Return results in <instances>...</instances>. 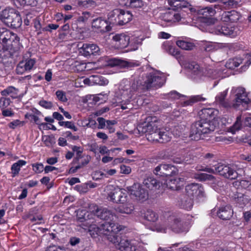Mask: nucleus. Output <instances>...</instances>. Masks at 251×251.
Listing matches in <instances>:
<instances>
[{"label":"nucleus","instance_id":"nucleus-40","mask_svg":"<svg viewBox=\"0 0 251 251\" xmlns=\"http://www.w3.org/2000/svg\"><path fill=\"white\" fill-rule=\"evenodd\" d=\"M134 210V206L131 203L125 204L118 208V211L121 213L130 214Z\"/></svg>","mask_w":251,"mask_h":251},{"label":"nucleus","instance_id":"nucleus-37","mask_svg":"<svg viewBox=\"0 0 251 251\" xmlns=\"http://www.w3.org/2000/svg\"><path fill=\"white\" fill-rule=\"evenodd\" d=\"M206 100L205 98L202 97L201 95H196L191 96L189 100L183 102V106L192 105L194 103L199 101H204Z\"/></svg>","mask_w":251,"mask_h":251},{"label":"nucleus","instance_id":"nucleus-64","mask_svg":"<svg viewBox=\"0 0 251 251\" xmlns=\"http://www.w3.org/2000/svg\"><path fill=\"white\" fill-rule=\"evenodd\" d=\"M82 159L80 162H79V164L80 166H81V168L84 166L85 165L88 164L90 160L91 157L90 156H86L85 157H84L82 158V157L81 158Z\"/></svg>","mask_w":251,"mask_h":251},{"label":"nucleus","instance_id":"nucleus-32","mask_svg":"<svg viewBox=\"0 0 251 251\" xmlns=\"http://www.w3.org/2000/svg\"><path fill=\"white\" fill-rule=\"evenodd\" d=\"M121 5H129L131 8H141L144 5V2L142 0H120Z\"/></svg>","mask_w":251,"mask_h":251},{"label":"nucleus","instance_id":"nucleus-50","mask_svg":"<svg viewBox=\"0 0 251 251\" xmlns=\"http://www.w3.org/2000/svg\"><path fill=\"white\" fill-rule=\"evenodd\" d=\"M33 170L37 174L42 173L44 170V165L41 163H36L32 164Z\"/></svg>","mask_w":251,"mask_h":251},{"label":"nucleus","instance_id":"nucleus-36","mask_svg":"<svg viewBox=\"0 0 251 251\" xmlns=\"http://www.w3.org/2000/svg\"><path fill=\"white\" fill-rule=\"evenodd\" d=\"M221 74L219 71L214 70L211 67H208L204 69L203 76L215 79L219 77Z\"/></svg>","mask_w":251,"mask_h":251},{"label":"nucleus","instance_id":"nucleus-43","mask_svg":"<svg viewBox=\"0 0 251 251\" xmlns=\"http://www.w3.org/2000/svg\"><path fill=\"white\" fill-rule=\"evenodd\" d=\"M196 178L201 181L210 180L215 182L216 180L215 176L205 173L198 174Z\"/></svg>","mask_w":251,"mask_h":251},{"label":"nucleus","instance_id":"nucleus-25","mask_svg":"<svg viewBox=\"0 0 251 251\" xmlns=\"http://www.w3.org/2000/svg\"><path fill=\"white\" fill-rule=\"evenodd\" d=\"M162 19L165 22L173 24L179 22L181 20V16L176 11L171 10L164 13Z\"/></svg>","mask_w":251,"mask_h":251},{"label":"nucleus","instance_id":"nucleus-12","mask_svg":"<svg viewBox=\"0 0 251 251\" xmlns=\"http://www.w3.org/2000/svg\"><path fill=\"white\" fill-rule=\"evenodd\" d=\"M216 170L217 174L226 178L235 179L238 176L237 172L233 168V166L229 165L218 163L216 165Z\"/></svg>","mask_w":251,"mask_h":251},{"label":"nucleus","instance_id":"nucleus-56","mask_svg":"<svg viewBox=\"0 0 251 251\" xmlns=\"http://www.w3.org/2000/svg\"><path fill=\"white\" fill-rule=\"evenodd\" d=\"M11 102L9 98H1L0 99V107L6 108L9 105Z\"/></svg>","mask_w":251,"mask_h":251},{"label":"nucleus","instance_id":"nucleus-39","mask_svg":"<svg viewBox=\"0 0 251 251\" xmlns=\"http://www.w3.org/2000/svg\"><path fill=\"white\" fill-rule=\"evenodd\" d=\"M162 48L165 50L173 56L177 57L180 54L179 51L177 49L171 45L168 42L164 43L162 45Z\"/></svg>","mask_w":251,"mask_h":251},{"label":"nucleus","instance_id":"nucleus-2","mask_svg":"<svg viewBox=\"0 0 251 251\" xmlns=\"http://www.w3.org/2000/svg\"><path fill=\"white\" fill-rule=\"evenodd\" d=\"M0 43L6 58L13 57L22 47L17 35L5 28H0Z\"/></svg>","mask_w":251,"mask_h":251},{"label":"nucleus","instance_id":"nucleus-7","mask_svg":"<svg viewBox=\"0 0 251 251\" xmlns=\"http://www.w3.org/2000/svg\"><path fill=\"white\" fill-rule=\"evenodd\" d=\"M231 93L234 97L233 102H232L233 108H237L242 106L241 109L242 110L247 109L251 106V100L248 97L245 88L242 87H234L232 89Z\"/></svg>","mask_w":251,"mask_h":251},{"label":"nucleus","instance_id":"nucleus-6","mask_svg":"<svg viewBox=\"0 0 251 251\" xmlns=\"http://www.w3.org/2000/svg\"><path fill=\"white\" fill-rule=\"evenodd\" d=\"M185 192L189 198L182 202L184 208L188 210L192 208L193 199L201 198L205 196L203 187L199 183H193L186 185Z\"/></svg>","mask_w":251,"mask_h":251},{"label":"nucleus","instance_id":"nucleus-22","mask_svg":"<svg viewBox=\"0 0 251 251\" xmlns=\"http://www.w3.org/2000/svg\"><path fill=\"white\" fill-rule=\"evenodd\" d=\"M218 113V111L213 108H203L199 112L200 119L206 121H213Z\"/></svg>","mask_w":251,"mask_h":251},{"label":"nucleus","instance_id":"nucleus-42","mask_svg":"<svg viewBox=\"0 0 251 251\" xmlns=\"http://www.w3.org/2000/svg\"><path fill=\"white\" fill-rule=\"evenodd\" d=\"M242 127L241 116H239L236 118V121L233 125L230 127V131L235 133L236 131L241 129Z\"/></svg>","mask_w":251,"mask_h":251},{"label":"nucleus","instance_id":"nucleus-34","mask_svg":"<svg viewBox=\"0 0 251 251\" xmlns=\"http://www.w3.org/2000/svg\"><path fill=\"white\" fill-rule=\"evenodd\" d=\"M26 163V162L23 160H19L17 162L14 163L11 168L12 176L15 177L18 175L21 170V168L25 165Z\"/></svg>","mask_w":251,"mask_h":251},{"label":"nucleus","instance_id":"nucleus-4","mask_svg":"<svg viewBox=\"0 0 251 251\" xmlns=\"http://www.w3.org/2000/svg\"><path fill=\"white\" fill-rule=\"evenodd\" d=\"M166 81L165 75L159 71L148 73L143 76L142 80L137 81L136 89H157L164 85Z\"/></svg>","mask_w":251,"mask_h":251},{"label":"nucleus","instance_id":"nucleus-24","mask_svg":"<svg viewBox=\"0 0 251 251\" xmlns=\"http://www.w3.org/2000/svg\"><path fill=\"white\" fill-rule=\"evenodd\" d=\"M227 94V90L220 93L215 98V102L217 104H219L220 106L226 109H230L232 107L233 105L232 102L225 99Z\"/></svg>","mask_w":251,"mask_h":251},{"label":"nucleus","instance_id":"nucleus-49","mask_svg":"<svg viewBox=\"0 0 251 251\" xmlns=\"http://www.w3.org/2000/svg\"><path fill=\"white\" fill-rule=\"evenodd\" d=\"M74 152L76 153V157L75 158L76 161L79 162L80 158H82L81 153L83 151L82 149L80 147L76 146H73L71 148Z\"/></svg>","mask_w":251,"mask_h":251},{"label":"nucleus","instance_id":"nucleus-17","mask_svg":"<svg viewBox=\"0 0 251 251\" xmlns=\"http://www.w3.org/2000/svg\"><path fill=\"white\" fill-rule=\"evenodd\" d=\"M93 212L97 217L105 221L108 220H111V219L113 220L114 217H115V215L111 210L106 208H99L97 206H95V208L94 210H93Z\"/></svg>","mask_w":251,"mask_h":251},{"label":"nucleus","instance_id":"nucleus-18","mask_svg":"<svg viewBox=\"0 0 251 251\" xmlns=\"http://www.w3.org/2000/svg\"><path fill=\"white\" fill-rule=\"evenodd\" d=\"M109 21L98 18L93 20L92 23V28L98 30L101 32H105L111 30V27L109 25Z\"/></svg>","mask_w":251,"mask_h":251},{"label":"nucleus","instance_id":"nucleus-35","mask_svg":"<svg viewBox=\"0 0 251 251\" xmlns=\"http://www.w3.org/2000/svg\"><path fill=\"white\" fill-rule=\"evenodd\" d=\"M243 59L241 57H236L230 59L226 64V67L230 69H234L238 67L243 63Z\"/></svg>","mask_w":251,"mask_h":251},{"label":"nucleus","instance_id":"nucleus-13","mask_svg":"<svg viewBox=\"0 0 251 251\" xmlns=\"http://www.w3.org/2000/svg\"><path fill=\"white\" fill-rule=\"evenodd\" d=\"M130 195L133 198L142 202L148 198V192L139 183H134L130 188Z\"/></svg>","mask_w":251,"mask_h":251},{"label":"nucleus","instance_id":"nucleus-29","mask_svg":"<svg viewBox=\"0 0 251 251\" xmlns=\"http://www.w3.org/2000/svg\"><path fill=\"white\" fill-rule=\"evenodd\" d=\"M108 65L110 67L118 66L120 68H126L132 66L131 62L118 58H112L108 60Z\"/></svg>","mask_w":251,"mask_h":251},{"label":"nucleus","instance_id":"nucleus-45","mask_svg":"<svg viewBox=\"0 0 251 251\" xmlns=\"http://www.w3.org/2000/svg\"><path fill=\"white\" fill-rule=\"evenodd\" d=\"M160 139H159V143H165L170 141L171 137L170 136V133L166 131H160Z\"/></svg>","mask_w":251,"mask_h":251},{"label":"nucleus","instance_id":"nucleus-53","mask_svg":"<svg viewBox=\"0 0 251 251\" xmlns=\"http://www.w3.org/2000/svg\"><path fill=\"white\" fill-rule=\"evenodd\" d=\"M245 64L242 66V69L245 71L251 64V53L245 55Z\"/></svg>","mask_w":251,"mask_h":251},{"label":"nucleus","instance_id":"nucleus-14","mask_svg":"<svg viewBox=\"0 0 251 251\" xmlns=\"http://www.w3.org/2000/svg\"><path fill=\"white\" fill-rule=\"evenodd\" d=\"M174 166L170 164H159L156 166L153 172L154 174L162 176H166L173 174L175 172Z\"/></svg>","mask_w":251,"mask_h":251},{"label":"nucleus","instance_id":"nucleus-31","mask_svg":"<svg viewBox=\"0 0 251 251\" xmlns=\"http://www.w3.org/2000/svg\"><path fill=\"white\" fill-rule=\"evenodd\" d=\"M188 68L191 71L192 74L198 77L203 76L204 69L195 62L189 63Z\"/></svg>","mask_w":251,"mask_h":251},{"label":"nucleus","instance_id":"nucleus-63","mask_svg":"<svg viewBox=\"0 0 251 251\" xmlns=\"http://www.w3.org/2000/svg\"><path fill=\"white\" fill-rule=\"evenodd\" d=\"M97 121L99 123L98 128L103 129L105 126L106 120L102 117H99L97 119Z\"/></svg>","mask_w":251,"mask_h":251},{"label":"nucleus","instance_id":"nucleus-19","mask_svg":"<svg viewBox=\"0 0 251 251\" xmlns=\"http://www.w3.org/2000/svg\"><path fill=\"white\" fill-rule=\"evenodd\" d=\"M235 27L226 24L217 25L214 30V33L218 35L235 36Z\"/></svg>","mask_w":251,"mask_h":251},{"label":"nucleus","instance_id":"nucleus-23","mask_svg":"<svg viewBox=\"0 0 251 251\" xmlns=\"http://www.w3.org/2000/svg\"><path fill=\"white\" fill-rule=\"evenodd\" d=\"M83 54L85 56L91 55H97L99 54L100 49L96 44L85 43L81 47Z\"/></svg>","mask_w":251,"mask_h":251},{"label":"nucleus","instance_id":"nucleus-44","mask_svg":"<svg viewBox=\"0 0 251 251\" xmlns=\"http://www.w3.org/2000/svg\"><path fill=\"white\" fill-rule=\"evenodd\" d=\"M94 16V14L88 11H85L82 12V15L78 18V21L80 22H86L88 20L92 18Z\"/></svg>","mask_w":251,"mask_h":251},{"label":"nucleus","instance_id":"nucleus-62","mask_svg":"<svg viewBox=\"0 0 251 251\" xmlns=\"http://www.w3.org/2000/svg\"><path fill=\"white\" fill-rule=\"evenodd\" d=\"M216 165L214 166V168H211L210 167H209L208 166L204 167V169H200V171H204L208 172L209 173H212V174H217V172L216 170Z\"/></svg>","mask_w":251,"mask_h":251},{"label":"nucleus","instance_id":"nucleus-33","mask_svg":"<svg viewBox=\"0 0 251 251\" xmlns=\"http://www.w3.org/2000/svg\"><path fill=\"white\" fill-rule=\"evenodd\" d=\"M198 13L202 18L208 19L213 16L216 11L212 7H206L199 10Z\"/></svg>","mask_w":251,"mask_h":251},{"label":"nucleus","instance_id":"nucleus-41","mask_svg":"<svg viewBox=\"0 0 251 251\" xmlns=\"http://www.w3.org/2000/svg\"><path fill=\"white\" fill-rule=\"evenodd\" d=\"M176 44L180 48L185 50H191L194 47L193 44L182 40L177 41Z\"/></svg>","mask_w":251,"mask_h":251},{"label":"nucleus","instance_id":"nucleus-38","mask_svg":"<svg viewBox=\"0 0 251 251\" xmlns=\"http://www.w3.org/2000/svg\"><path fill=\"white\" fill-rule=\"evenodd\" d=\"M144 219L151 222H155L158 219V215L152 210H147L144 214Z\"/></svg>","mask_w":251,"mask_h":251},{"label":"nucleus","instance_id":"nucleus-47","mask_svg":"<svg viewBox=\"0 0 251 251\" xmlns=\"http://www.w3.org/2000/svg\"><path fill=\"white\" fill-rule=\"evenodd\" d=\"M93 179L96 180L102 179L104 177H107L108 176L100 171H96L92 175Z\"/></svg>","mask_w":251,"mask_h":251},{"label":"nucleus","instance_id":"nucleus-8","mask_svg":"<svg viewBox=\"0 0 251 251\" xmlns=\"http://www.w3.org/2000/svg\"><path fill=\"white\" fill-rule=\"evenodd\" d=\"M0 19L6 25L13 28L20 27L22 24L19 12L14 9H5L2 10Z\"/></svg>","mask_w":251,"mask_h":251},{"label":"nucleus","instance_id":"nucleus-10","mask_svg":"<svg viewBox=\"0 0 251 251\" xmlns=\"http://www.w3.org/2000/svg\"><path fill=\"white\" fill-rule=\"evenodd\" d=\"M139 131L145 133L147 140L150 142H158L160 129L154 122L142 124L138 126Z\"/></svg>","mask_w":251,"mask_h":251},{"label":"nucleus","instance_id":"nucleus-27","mask_svg":"<svg viewBox=\"0 0 251 251\" xmlns=\"http://www.w3.org/2000/svg\"><path fill=\"white\" fill-rule=\"evenodd\" d=\"M233 214L231 207L228 205L220 207L217 212V215L219 218L223 220H229Z\"/></svg>","mask_w":251,"mask_h":251},{"label":"nucleus","instance_id":"nucleus-5","mask_svg":"<svg viewBox=\"0 0 251 251\" xmlns=\"http://www.w3.org/2000/svg\"><path fill=\"white\" fill-rule=\"evenodd\" d=\"M216 127L213 121H206L201 119L192 124L190 137L192 140L198 141L203 138L202 135L213 131Z\"/></svg>","mask_w":251,"mask_h":251},{"label":"nucleus","instance_id":"nucleus-30","mask_svg":"<svg viewBox=\"0 0 251 251\" xmlns=\"http://www.w3.org/2000/svg\"><path fill=\"white\" fill-rule=\"evenodd\" d=\"M143 184L150 190L158 189L161 183L152 176L148 177L143 181Z\"/></svg>","mask_w":251,"mask_h":251},{"label":"nucleus","instance_id":"nucleus-28","mask_svg":"<svg viewBox=\"0 0 251 251\" xmlns=\"http://www.w3.org/2000/svg\"><path fill=\"white\" fill-rule=\"evenodd\" d=\"M233 199L235 203L240 207H243L251 200V198L246 193H236L234 195Z\"/></svg>","mask_w":251,"mask_h":251},{"label":"nucleus","instance_id":"nucleus-59","mask_svg":"<svg viewBox=\"0 0 251 251\" xmlns=\"http://www.w3.org/2000/svg\"><path fill=\"white\" fill-rule=\"evenodd\" d=\"M167 95L168 98L172 100L178 99L181 96L179 93L175 91H171Z\"/></svg>","mask_w":251,"mask_h":251},{"label":"nucleus","instance_id":"nucleus-54","mask_svg":"<svg viewBox=\"0 0 251 251\" xmlns=\"http://www.w3.org/2000/svg\"><path fill=\"white\" fill-rule=\"evenodd\" d=\"M39 104L46 109H50L53 106V104L51 101L44 100H41L39 102Z\"/></svg>","mask_w":251,"mask_h":251},{"label":"nucleus","instance_id":"nucleus-58","mask_svg":"<svg viewBox=\"0 0 251 251\" xmlns=\"http://www.w3.org/2000/svg\"><path fill=\"white\" fill-rule=\"evenodd\" d=\"M22 5L35 6L37 4L36 0H18Z\"/></svg>","mask_w":251,"mask_h":251},{"label":"nucleus","instance_id":"nucleus-21","mask_svg":"<svg viewBox=\"0 0 251 251\" xmlns=\"http://www.w3.org/2000/svg\"><path fill=\"white\" fill-rule=\"evenodd\" d=\"M83 82L88 85H106L108 83V80L102 76L96 75H91L89 77L85 78Z\"/></svg>","mask_w":251,"mask_h":251},{"label":"nucleus","instance_id":"nucleus-11","mask_svg":"<svg viewBox=\"0 0 251 251\" xmlns=\"http://www.w3.org/2000/svg\"><path fill=\"white\" fill-rule=\"evenodd\" d=\"M127 195L126 190L117 187L109 192L107 199L114 203H124L127 200Z\"/></svg>","mask_w":251,"mask_h":251},{"label":"nucleus","instance_id":"nucleus-9","mask_svg":"<svg viewBox=\"0 0 251 251\" xmlns=\"http://www.w3.org/2000/svg\"><path fill=\"white\" fill-rule=\"evenodd\" d=\"M132 15L129 11L115 9L109 12L108 21L109 24L113 25H124L130 22Z\"/></svg>","mask_w":251,"mask_h":251},{"label":"nucleus","instance_id":"nucleus-51","mask_svg":"<svg viewBox=\"0 0 251 251\" xmlns=\"http://www.w3.org/2000/svg\"><path fill=\"white\" fill-rule=\"evenodd\" d=\"M94 3V1L91 0H78L77 4L80 7H88L92 6Z\"/></svg>","mask_w":251,"mask_h":251},{"label":"nucleus","instance_id":"nucleus-55","mask_svg":"<svg viewBox=\"0 0 251 251\" xmlns=\"http://www.w3.org/2000/svg\"><path fill=\"white\" fill-rule=\"evenodd\" d=\"M115 150H121L120 148H115L109 150L105 146H101L100 147L99 152L101 154H109L110 151L114 152Z\"/></svg>","mask_w":251,"mask_h":251},{"label":"nucleus","instance_id":"nucleus-48","mask_svg":"<svg viewBox=\"0 0 251 251\" xmlns=\"http://www.w3.org/2000/svg\"><path fill=\"white\" fill-rule=\"evenodd\" d=\"M184 1H180V0H169L168 3L169 4L173 6L178 8H181L182 7H185V6L183 4Z\"/></svg>","mask_w":251,"mask_h":251},{"label":"nucleus","instance_id":"nucleus-60","mask_svg":"<svg viewBox=\"0 0 251 251\" xmlns=\"http://www.w3.org/2000/svg\"><path fill=\"white\" fill-rule=\"evenodd\" d=\"M15 88L14 87L10 86L1 91V95L6 96L14 92Z\"/></svg>","mask_w":251,"mask_h":251},{"label":"nucleus","instance_id":"nucleus-61","mask_svg":"<svg viewBox=\"0 0 251 251\" xmlns=\"http://www.w3.org/2000/svg\"><path fill=\"white\" fill-rule=\"evenodd\" d=\"M121 173L124 174H129L131 171L130 167L126 166L125 165H121L120 166Z\"/></svg>","mask_w":251,"mask_h":251},{"label":"nucleus","instance_id":"nucleus-20","mask_svg":"<svg viewBox=\"0 0 251 251\" xmlns=\"http://www.w3.org/2000/svg\"><path fill=\"white\" fill-rule=\"evenodd\" d=\"M112 41L117 48H126L129 43V37L124 33L117 34L112 36Z\"/></svg>","mask_w":251,"mask_h":251},{"label":"nucleus","instance_id":"nucleus-3","mask_svg":"<svg viewBox=\"0 0 251 251\" xmlns=\"http://www.w3.org/2000/svg\"><path fill=\"white\" fill-rule=\"evenodd\" d=\"M167 217L165 226H156V230L158 232L166 233L167 226L173 232L178 234H185L188 232L191 227L190 222L182 219L175 214H166Z\"/></svg>","mask_w":251,"mask_h":251},{"label":"nucleus","instance_id":"nucleus-46","mask_svg":"<svg viewBox=\"0 0 251 251\" xmlns=\"http://www.w3.org/2000/svg\"><path fill=\"white\" fill-rule=\"evenodd\" d=\"M59 125L60 126H64L66 128H70L73 129L74 131H76L77 130L78 128L75 125V124L70 121L63 122L60 121L58 122Z\"/></svg>","mask_w":251,"mask_h":251},{"label":"nucleus","instance_id":"nucleus-16","mask_svg":"<svg viewBox=\"0 0 251 251\" xmlns=\"http://www.w3.org/2000/svg\"><path fill=\"white\" fill-rule=\"evenodd\" d=\"M241 18L240 14L235 10L224 11L221 15V20L224 23H236Z\"/></svg>","mask_w":251,"mask_h":251},{"label":"nucleus","instance_id":"nucleus-52","mask_svg":"<svg viewBox=\"0 0 251 251\" xmlns=\"http://www.w3.org/2000/svg\"><path fill=\"white\" fill-rule=\"evenodd\" d=\"M56 97L58 100L62 102H66L67 99L66 96V94L62 90H57L56 93Z\"/></svg>","mask_w":251,"mask_h":251},{"label":"nucleus","instance_id":"nucleus-15","mask_svg":"<svg viewBox=\"0 0 251 251\" xmlns=\"http://www.w3.org/2000/svg\"><path fill=\"white\" fill-rule=\"evenodd\" d=\"M36 61L34 59H26L21 61L17 66L16 72L18 74L22 75L26 72L30 71L35 65Z\"/></svg>","mask_w":251,"mask_h":251},{"label":"nucleus","instance_id":"nucleus-57","mask_svg":"<svg viewBox=\"0 0 251 251\" xmlns=\"http://www.w3.org/2000/svg\"><path fill=\"white\" fill-rule=\"evenodd\" d=\"M238 1L236 0H228L223 3V6L225 8H230L236 6L237 4Z\"/></svg>","mask_w":251,"mask_h":251},{"label":"nucleus","instance_id":"nucleus-26","mask_svg":"<svg viewBox=\"0 0 251 251\" xmlns=\"http://www.w3.org/2000/svg\"><path fill=\"white\" fill-rule=\"evenodd\" d=\"M184 185V178L175 177L171 178L167 183V187L172 190L178 191L181 189Z\"/></svg>","mask_w":251,"mask_h":251},{"label":"nucleus","instance_id":"nucleus-1","mask_svg":"<svg viewBox=\"0 0 251 251\" xmlns=\"http://www.w3.org/2000/svg\"><path fill=\"white\" fill-rule=\"evenodd\" d=\"M92 214L84 213L82 217L78 216V220L82 223V225L88 228L90 234L93 238L98 236L104 235L107 240L114 244L116 247L121 251H135L136 247L134 244L126 239H121L117 233L121 229L118 226L112 222L101 224L100 226L96 225Z\"/></svg>","mask_w":251,"mask_h":251}]
</instances>
